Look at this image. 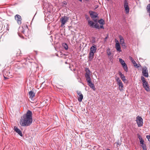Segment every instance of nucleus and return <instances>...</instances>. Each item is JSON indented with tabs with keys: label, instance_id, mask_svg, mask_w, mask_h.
Returning <instances> with one entry per match:
<instances>
[{
	"label": "nucleus",
	"instance_id": "nucleus-34",
	"mask_svg": "<svg viewBox=\"0 0 150 150\" xmlns=\"http://www.w3.org/2000/svg\"><path fill=\"white\" fill-rule=\"evenodd\" d=\"M122 45V46L124 48H125L126 47V45H125V43H124L123 44H121Z\"/></svg>",
	"mask_w": 150,
	"mask_h": 150
},
{
	"label": "nucleus",
	"instance_id": "nucleus-16",
	"mask_svg": "<svg viewBox=\"0 0 150 150\" xmlns=\"http://www.w3.org/2000/svg\"><path fill=\"white\" fill-rule=\"evenodd\" d=\"M28 93L30 98L31 99H33L35 96V93L32 91L29 92Z\"/></svg>",
	"mask_w": 150,
	"mask_h": 150
},
{
	"label": "nucleus",
	"instance_id": "nucleus-32",
	"mask_svg": "<svg viewBox=\"0 0 150 150\" xmlns=\"http://www.w3.org/2000/svg\"><path fill=\"white\" fill-rule=\"evenodd\" d=\"M21 54V51L20 50H18L17 53V56H19Z\"/></svg>",
	"mask_w": 150,
	"mask_h": 150
},
{
	"label": "nucleus",
	"instance_id": "nucleus-31",
	"mask_svg": "<svg viewBox=\"0 0 150 150\" xmlns=\"http://www.w3.org/2000/svg\"><path fill=\"white\" fill-rule=\"evenodd\" d=\"M85 16L86 18L88 21V20H90V18L87 15H85Z\"/></svg>",
	"mask_w": 150,
	"mask_h": 150
},
{
	"label": "nucleus",
	"instance_id": "nucleus-3",
	"mask_svg": "<svg viewBox=\"0 0 150 150\" xmlns=\"http://www.w3.org/2000/svg\"><path fill=\"white\" fill-rule=\"evenodd\" d=\"M86 73L85 74V77L86 80L91 79L90 77L91 71L89 69L86 68L85 69Z\"/></svg>",
	"mask_w": 150,
	"mask_h": 150
},
{
	"label": "nucleus",
	"instance_id": "nucleus-5",
	"mask_svg": "<svg viewBox=\"0 0 150 150\" xmlns=\"http://www.w3.org/2000/svg\"><path fill=\"white\" fill-rule=\"evenodd\" d=\"M124 6L126 13H128L129 11V8L128 6V3L127 0H124Z\"/></svg>",
	"mask_w": 150,
	"mask_h": 150
},
{
	"label": "nucleus",
	"instance_id": "nucleus-42",
	"mask_svg": "<svg viewBox=\"0 0 150 150\" xmlns=\"http://www.w3.org/2000/svg\"><path fill=\"white\" fill-rule=\"evenodd\" d=\"M107 39V37H106L105 38V40Z\"/></svg>",
	"mask_w": 150,
	"mask_h": 150
},
{
	"label": "nucleus",
	"instance_id": "nucleus-19",
	"mask_svg": "<svg viewBox=\"0 0 150 150\" xmlns=\"http://www.w3.org/2000/svg\"><path fill=\"white\" fill-rule=\"evenodd\" d=\"M115 47L117 51H119V52H121V47L120 43L116 44Z\"/></svg>",
	"mask_w": 150,
	"mask_h": 150
},
{
	"label": "nucleus",
	"instance_id": "nucleus-35",
	"mask_svg": "<svg viewBox=\"0 0 150 150\" xmlns=\"http://www.w3.org/2000/svg\"><path fill=\"white\" fill-rule=\"evenodd\" d=\"M146 138L148 139V140L149 141V139H150V135H147L146 136Z\"/></svg>",
	"mask_w": 150,
	"mask_h": 150
},
{
	"label": "nucleus",
	"instance_id": "nucleus-22",
	"mask_svg": "<svg viewBox=\"0 0 150 150\" xmlns=\"http://www.w3.org/2000/svg\"><path fill=\"white\" fill-rule=\"evenodd\" d=\"M88 23L89 25L91 28H93L94 25L95 24L94 22L92 21L88 20Z\"/></svg>",
	"mask_w": 150,
	"mask_h": 150
},
{
	"label": "nucleus",
	"instance_id": "nucleus-23",
	"mask_svg": "<svg viewBox=\"0 0 150 150\" xmlns=\"http://www.w3.org/2000/svg\"><path fill=\"white\" fill-rule=\"evenodd\" d=\"M119 37L120 39V44H123L125 43L124 39L123 37L121 35L119 36Z\"/></svg>",
	"mask_w": 150,
	"mask_h": 150
},
{
	"label": "nucleus",
	"instance_id": "nucleus-46",
	"mask_svg": "<svg viewBox=\"0 0 150 150\" xmlns=\"http://www.w3.org/2000/svg\"><path fill=\"white\" fill-rule=\"evenodd\" d=\"M117 144H119V143H118H118H117Z\"/></svg>",
	"mask_w": 150,
	"mask_h": 150
},
{
	"label": "nucleus",
	"instance_id": "nucleus-2",
	"mask_svg": "<svg viewBox=\"0 0 150 150\" xmlns=\"http://www.w3.org/2000/svg\"><path fill=\"white\" fill-rule=\"evenodd\" d=\"M136 121L139 127H141L142 126L143 124V119L141 117L139 116H137L136 118Z\"/></svg>",
	"mask_w": 150,
	"mask_h": 150
},
{
	"label": "nucleus",
	"instance_id": "nucleus-15",
	"mask_svg": "<svg viewBox=\"0 0 150 150\" xmlns=\"http://www.w3.org/2000/svg\"><path fill=\"white\" fill-rule=\"evenodd\" d=\"M143 86L144 88L146 91H149L150 88L147 82H146L145 83L143 84Z\"/></svg>",
	"mask_w": 150,
	"mask_h": 150
},
{
	"label": "nucleus",
	"instance_id": "nucleus-11",
	"mask_svg": "<svg viewBox=\"0 0 150 150\" xmlns=\"http://www.w3.org/2000/svg\"><path fill=\"white\" fill-rule=\"evenodd\" d=\"M76 93L78 95V100L79 102H81L82 99H83V95L81 93V91H76Z\"/></svg>",
	"mask_w": 150,
	"mask_h": 150
},
{
	"label": "nucleus",
	"instance_id": "nucleus-13",
	"mask_svg": "<svg viewBox=\"0 0 150 150\" xmlns=\"http://www.w3.org/2000/svg\"><path fill=\"white\" fill-rule=\"evenodd\" d=\"M14 131L18 133L22 137L23 136L21 131L17 127L15 126L14 127Z\"/></svg>",
	"mask_w": 150,
	"mask_h": 150
},
{
	"label": "nucleus",
	"instance_id": "nucleus-14",
	"mask_svg": "<svg viewBox=\"0 0 150 150\" xmlns=\"http://www.w3.org/2000/svg\"><path fill=\"white\" fill-rule=\"evenodd\" d=\"M130 59L131 61L133 63L134 66L136 68H138L139 67V66H138L136 62L134 60L133 58L132 57H130Z\"/></svg>",
	"mask_w": 150,
	"mask_h": 150
},
{
	"label": "nucleus",
	"instance_id": "nucleus-10",
	"mask_svg": "<svg viewBox=\"0 0 150 150\" xmlns=\"http://www.w3.org/2000/svg\"><path fill=\"white\" fill-rule=\"evenodd\" d=\"M14 18L17 21V23L19 24H21L22 21L21 16L17 14L15 16Z\"/></svg>",
	"mask_w": 150,
	"mask_h": 150
},
{
	"label": "nucleus",
	"instance_id": "nucleus-4",
	"mask_svg": "<svg viewBox=\"0 0 150 150\" xmlns=\"http://www.w3.org/2000/svg\"><path fill=\"white\" fill-rule=\"evenodd\" d=\"M119 61L121 65H122V66L124 69V70L126 72L127 71V64H125L124 61L122 59L119 58Z\"/></svg>",
	"mask_w": 150,
	"mask_h": 150
},
{
	"label": "nucleus",
	"instance_id": "nucleus-38",
	"mask_svg": "<svg viewBox=\"0 0 150 150\" xmlns=\"http://www.w3.org/2000/svg\"><path fill=\"white\" fill-rule=\"evenodd\" d=\"M142 82H143V84H144L146 83V82H147V81H146L145 79L143 81H142Z\"/></svg>",
	"mask_w": 150,
	"mask_h": 150
},
{
	"label": "nucleus",
	"instance_id": "nucleus-7",
	"mask_svg": "<svg viewBox=\"0 0 150 150\" xmlns=\"http://www.w3.org/2000/svg\"><path fill=\"white\" fill-rule=\"evenodd\" d=\"M148 71L147 68L146 67H145L142 68V74L144 76L146 77H148L149 76Z\"/></svg>",
	"mask_w": 150,
	"mask_h": 150
},
{
	"label": "nucleus",
	"instance_id": "nucleus-37",
	"mask_svg": "<svg viewBox=\"0 0 150 150\" xmlns=\"http://www.w3.org/2000/svg\"><path fill=\"white\" fill-rule=\"evenodd\" d=\"M100 28H102V29H104V28L103 27V25H100Z\"/></svg>",
	"mask_w": 150,
	"mask_h": 150
},
{
	"label": "nucleus",
	"instance_id": "nucleus-40",
	"mask_svg": "<svg viewBox=\"0 0 150 150\" xmlns=\"http://www.w3.org/2000/svg\"><path fill=\"white\" fill-rule=\"evenodd\" d=\"M63 4L65 5H66L67 4V3L66 1H64L63 2Z\"/></svg>",
	"mask_w": 150,
	"mask_h": 150
},
{
	"label": "nucleus",
	"instance_id": "nucleus-20",
	"mask_svg": "<svg viewBox=\"0 0 150 150\" xmlns=\"http://www.w3.org/2000/svg\"><path fill=\"white\" fill-rule=\"evenodd\" d=\"M4 74L5 75L9 77L12 76L9 71H6L5 70L3 71Z\"/></svg>",
	"mask_w": 150,
	"mask_h": 150
},
{
	"label": "nucleus",
	"instance_id": "nucleus-30",
	"mask_svg": "<svg viewBox=\"0 0 150 150\" xmlns=\"http://www.w3.org/2000/svg\"><path fill=\"white\" fill-rule=\"evenodd\" d=\"M116 80L117 83L122 82L119 77L116 78Z\"/></svg>",
	"mask_w": 150,
	"mask_h": 150
},
{
	"label": "nucleus",
	"instance_id": "nucleus-1",
	"mask_svg": "<svg viewBox=\"0 0 150 150\" xmlns=\"http://www.w3.org/2000/svg\"><path fill=\"white\" fill-rule=\"evenodd\" d=\"M32 113L31 111L28 110L26 113L21 117L20 121V125L22 126H28L32 123L33 120Z\"/></svg>",
	"mask_w": 150,
	"mask_h": 150
},
{
	"label": "nucleus",
	"instance_id": "nucleus-9",
	"mask_svg": "<svg viewBox=\"0 0 150 150\" xmlns=\"http://www.w3.org/2000/svg\"><path fill=\"white\" fill-rule=\"evenodd\" d=\"M90 16L91 18L93 19L95 18L98 16V14L96 12H93L91 11H90L89 12Z\"/></svg>",
	"mask_w": 150,
	"mask_h": 150
},
{
	"label": "nucleus",
	"instance_id": "nucleus-21",
	"mask_svg": "<svg viewBox=\"0 0 150 150\" xmlns=\"http://www.w3.org/2000/svg\"><path fill=\"white\" fill-rule=\"evenodd\" d=\"M117 85L119 86V90L121 91L123 90V85L122 82H120L119 83H117Z\"/></svg>",
	"mask_w": 150,
	"mask_h": 150
},
{
	"label": "nucleus",
	"instance_id": "nucleus-28",
	"mask_svg": "<svg viewBox=\"0 0 150 150\" xmlns=\"http://www.w3.org/2000/svg\"><path fill=\"white\" fill-rule=\"evenodd\" d=\"M137 135L138 136V137L139 140V141H140V140H142V141L144 140L142 138L141 135L139 134H137Z\"/></svg>",
	"mask_w": 150,
	"mask_h": 150
},
{
	"label": "nucleus",
	"instance_id": "nucleus-33",
	"mask_svg": "<svg viewBox=\"0 0 150 150\" xmlns=\"http://www.w3.org/2000/svg\"><path fill=\"white\" fill-rule=\"evenodd\" d=\"M142 147L143 148V150H147L146 145L143 146H142Z\"/></svg>",
	"mask_w": 150,
	"mask_h": 150
},
{
	"label": "nucleus",
	"instance_id": "nucleus-36",
	"mask_svg": "<svg viewBox=\"0 0 150 150\" xmlns=\"http://www.w3.org/2000/svg\"><path fill=\"white\" fill-rule=\"evenodd\" d=\"M141 80L142 81H143V80H144L145 79L144 78L143 76H141Z\"/></svg>",
	"mask_w": 150,
	"mask_h": 150
},
{
	"label": "nucleus",
	"instance_id": "nucleus-47",
	"mask_svg": "<svg viewBox=\"0 0 150 150\" xmlns=\"http://www.w3.org/2000/svg\"><path fill=\"white\" fill-rule=\"evenodd\" d=\"M109 0H107V1H109Z\"/></svg>",
	"mask_w": 150,
	"mask_h": 150
},
{
	"label": "nucleus",
	"instance_id": "nucleus-41",
	"mask_svg": "<svg viewBox=\"0 0 150 150\" xmlns=\"http://www.w3.org/2000/svg\"><path fill=\"white\" fill-rule=\"evenodd\" d=\"M4 79H8V78H7V77H5V76H4Z\"/></svg>",
	"mask_w": 150,
	"mask_h": 150
},
{
	"label": "nucleus",
	"instance_id": "nucleus-26",
	"mask_svg": "<svg viewBox=\"0 0 150 150\" xmlns=\"http://www.w3.org/2000/svg\"><path fill=\"white\" fill-rule=\"evenodd\" d=\"M93 28H96L99 29H100V27L99 26V25L97 23H96L95 24H94L93 26Z\"/></svg>",
	"mask_w": 150,
	"mask_h": 150
},
{
	"label": "nucleus",
	"instance_id": "nucleus-43",
	"mask_svg": "<svg viewBox=\"0 0 150 150\" xmlns=\"http://www.w3.org/2000/svg\"><path fill=\"white\" fill-rule=\"evenodd\" d=\"M23 33H25V30L23 31Z\"/></svg>",
	"mask_w": 150,
	"mask_h": 150
},
{
	"label": "nucleus",
	"instance_id": "nucleus-25",
	"mask_svg": "<svg viewBox=\"0 0 150 150\" xmlns=\"http://www.w3.org/2000/svg\"><path fill=\"white\" fill-rule=\"evenodd\" d=\"M62 45L64 48L66 50H67L68 49V45L67 44L65 43H63L62 44Z\"/></svg>",
	"mask_w": 150,
	"mask_h": 150
},
{
	"label": "nucleus",
	"instance_id": "nucleus-17",
	"mask_svg": "<svg viewBox=\"0 0 150 150\" xmlns=\"http://www.w3.org/2000/svg\"><path fill=\"white\" fill-rule=\"evenodd\" d=\"M94 53L89 52L88 59L89 60L91 61L92 60L94 56Z\"/></svg>",
	"mask_w": 150,
	"mask_h": 150
},
{
	"label": "nucleus",
	"instance_id": "nucleus-12",
	"mask_svg": "<svg viewBox=\"0 0 150 150\" xmlns=\"http://www.w3.org/2000/svg\"><path fill=\"white\" fill-rule=\"evenodd\" d=\"M96 46L95 45H93V46L90 48L89 52L95 53L96 52Z\"/></svg>",
	"mask_w": 150,
	"mask_h": 150
},
{
	"label": "nucleus",
	"instance_id": "nucleus-8",
	"mask_svg": "<svg viewBox=\"0 0 150 150\" xmlns=\"http://www.w3.org/2000/svg\"><path fill=\"white\" fill-rule=\"evenodd\" d=\"M86 80L88 83V86L93 90L95 91L96 88L94 84L91 82V79Z\"/></svg>",
	"mask_w": 150,
	"mask_h": 150
},
{
	"label": "nucleus",
	"instance_id": "nucleus-6",
	"mask_svg": "<svg viewBox=\"0 0 150 150\" xmlns=\"http://www.w3.org/2000/svg\"><path fill=\"white\" fill-rule=\"evenodd\" d=\"M69 20V18L66 16L62 17L60 19V21L61 22L62 24L61 26L63 25H64Z\"/></svg>",
	"mask_w": 150,
	"mask_h": 150
},
{
	"label": "nucleus",
	"instance_id": "nucleus-45",
	"mask_svg": "<svg viewBox=\"0 0 150 150\" xmlns=\"http://www.w3.org/2000/svg\"><path fill=\"white\" fill-rule=\"evenodd\" d=\"M106 150H110V149H107Z\"/></svg>",
	"mask_w": 150,
	"mask_h": 150
},
{
	"label": "nucleus",
	"instance_id": "nucleus-39",
	"mask_svg": "<svg viewBox=\"0 0 150 150\" xmlns=\"http://www.w3.org/2000/svg\"><path fill=\"white\" fill-rule=\"evenodd\" d=\"M115 40L116 44L119 43L118 41L116 39H115Z\"/></svg>",
	"mask_w": 150,
	"mask_h": 150
},
{
	"label": "nucleus",
	"instance_id": "nucleus-24",
	"mask_svg": "<svg viewBox=\"0 0 150 150\" xmlns=\"http://www.w3.org/2000/svg\"><path fill=\"white\" fill-rule=\"evenodd\" d=\"M98 23L102 25H103L105 24L104 21L103 19H101L98 21Z\"/></svg>",
	"mask_w": 150,
	"mask_h": 150
},
{
	"label": "nucleus",
	"instance_id": "nucleus-29",
	"mask_svg": "<svg viewBox=\"0 0 150 150\" xmlns=\"http://www.w3.org/2000/svg\"><path fill=\"white\" fill-rule=\"evenodd\" d=\"M139 142L140 144H142L141 145L142 147L143 146L146 145L144 143V140H140Z\"/></svg>",
	"mask_w": 150,
	"mask_h": 150
},
{
	"label": "nucleus",
	"instance_id": "nucleus-18",
	"mask_svg": "<svg viewBox=\"0 0 150 150\" xmlns=\"http://www.w3.org/2000/svg\"><path fill=\"white\" fill-rule=\"evenodd\" d=\"M119 75L120 76V77L121 78V79H122V81L124 82H125V81L126 80L125 79V76L120 71L119 72Z\"/></svg>",
	"mask_w": 150,
	"mask_h": 150
},
{
	"label": "nucleus",
	"instance_id": "nucleus-44",
	"mask_svg": "<svg viewBox=\"0 0 150 150\" xmlns=\"http://www.w3.org/2000/svg\"><path fill=\"white\" fill-rule=\"evenodd\" d=\"M94 21H95V22H96V21H97V20H96H96H94Z\"/></svg>",
	"mask_w": 150,
	"mask_h": 150
},
{
	"label": "nucleus",
	"instance_id": "nucleus-27",
	"mask_svg": "<svg viewBox=\"0 0 150 150\" xmlns=\"http://www.w3.org/2000/svg\"><path fill=\"white\" fill-rule=\"evenodd\" d=\"M107 53L108 55V56H110L111 54L110 50L109 48H108L107 50Z\"/></svg>",
	"mask_w": 150,
	"mask_h": 150
}]
</instances>
